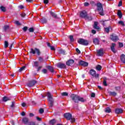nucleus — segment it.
I'll return each instance as SVG.
<instances>
[{"instance_id":"obj_1","label":"nucleus","mask_w":125,"mask_h":125,"mask_svg":"<svg viewBox=\"0 0 125 125\" xmlns=\"http://www.w3.org/2000/svg\"><path fill=\"white\" fill-rule=\"evenodd\" d=\"M70 98L74 103H77V104H78L79 101L82 102V103L86 102V100L75 94H72L70 96Z\"/></svg>"},{"instance_id":"obj_2","label":"nucleus","mask_w":125,"mask_h":125,"mask_svg":"<svg viewBox=\"0 0 125 125\" xmlns=\"http://www.w3.org/2000/svg\"><path fill=\"white\" fill-rule=\"evenodd\" d=\"M97 7L100 15H101L102 16H104V11L103 10V6H102V4L100 2L97 3Z\"/></svg>"},{"instance_id":"obj_3","label":"nucleus","mask_w":125,"mask_h":125,"mask_svg":"<svg viewBox=\"0 0 125 125\" xmlns=\"http://www.w3.org/2000/svg\"><path fill=\"white\" fill-rule=\"evenodd\" d=\"M48 100L49 101V108H52L53 106V99H52V96L50 93H47Z\"/></svg>"},{"instance_id":"obj_4","label":"nucleus","mask_w":125,"mask_h":125,"mask_svg":"<svg viewBox=\"0 0 125 125\" xmlns=\"http://www.w3.org/2000/svg\"><path fill=\"white\" fill-rule=\"evenodd\" d=\"M78 42L79 43V44H82V45H85L86 46L88 45L89 43L88 41L82 38L80 39L78 41Z\"/></svg>"},{"instance_id":"obj_5","label":"nucleus","mask_w":125,"mask_h":125,"mask_svg":"<svg viewBox=\"0 0 125 125\" xmlns=\"http://www.w3.org/2000/svg\"><path fill=\"white\" fill-rule=\"evenodd\" d=\"M30 53H32V54H36V53L37 54V55H41V52L40 51V50L37 48H35L34 49H31Z\"/></svg>"},{"instance_id":"obj_6","label":"nucleus","mask_w":125,"mask_h":125,"mask_svg":"<svg viewBox=\"0 0 125 125\" xmlns=\"http://www.w3.org/2000/svg\"><path fill=\"white\" fill-rule=\"evenodd\" d=\"M110 39L111 41H113V42H117V41H119V37L116 35V34H113L110 36Z\"/></svg>"},{"instance_id":"obj_7","label":"nucleus","mask_w":125,"mask_h":125,"mask_svg":"<svg viewBox=\"0 0 125 125\" xmlns=\"http://www.w3.org/2000/svg\"><path fill=\"white\" fill-rule=\"evenodd\" d=\"M36 83H37V81L35 80H32L29 82L27 85L28 86V87H32V86H34Z\"/></svg>"},{"instance_id":"obj_8","label":"nucleus","mask_w":125,"mask_h":125,"mask_svg":"<svg viewBox=\"0 0 125 125\" xmlns=\"http://www.w3.org/2000/svg\"><path fill=\"white\" fill-rule=\"evenodd\" d=\"M63 117L65 118L67 121H70L73 116L70 113H65L63 114Z\"/></svg>"},{"instance_id":"obj_9","label":"nucleus","mask_w":125,"mask_h":125,"mask_svg":"<svg viewBox=\"0 0 125 125\" xmlns=\"http://www.w3.org/2000/svg\"><path fill=\"white\" fill-rule=\"evenodd\" d=\"M87 16V12H86L85 11H82L80 12V17L81 18H84L85 19L86 18V17Z\"/></svg>"},{"instance_id":"obj_10","label":"nucleus","mask_w":125,"mask_h":125,"mask_svg":"<svg viewBox=\"0 0 125 125\" xmlns=\"http://www.w3.org/2000/svg\"><path fill=\"white\" fill-rule=\"evenodd\" d=\"M98 56H103L104 53L103 52V48H101L99 50L97 51Z\"/></svg>"},{"instance_id":"obj_11","label":"nucleus","mask_w":125,"mask_h":125,"mask_svg":"<svg viewBox=\"0 0 125 125\" xmlns=\"http://www.w3.org/2000/svg\"><path fill=\"white\" fill-rule=\"evenodd\" d=\"M79 64L81 66H83L84 67H87V66H88V63L83 61H80Z\"/></svg>"},{"instance_id":"obj_12","label":"nucleus","mask_w":125,"mask_h":125,"mask_svg":"<svg viewBox=\"0 0 125 125\" xmlns=\"http://www.w3.org/2000/svg\"><path fill=\"white\" fill-rule=\"evenodd\" d=\"M74 63H75V61L73 59H70L66 62V64L67 66H72Z\"/></svg>"},{"instance_id":"obj_13","label":"nucleus","mask_w":125,"mask_h":125,"mask_svg":"<svg viewBox=\"0 0 125 125\" xmlns=\"http://www.w3.org/2000/svg\"><path fill=\"white\" fill-rule=\"evenodd\" d=\"M22 122L24 125H28L29 123V118L27 117H24L22 119Z\"/></svg>"},{"instance_id":"obj_14","label":"nucleus","mask_w":125,"mask_h":125,"mask_svg":"<svg viewBox=\"0 0 125 125\" xmlns=\"http://www.w3.org/2000/svg\"><path fill=\"white\" fill-rule=\"evenodd\" d=\"M94 29L96 30H100V27L98 26V21H94V25H93Z\"/></svg>"},{"instance_id":"obj_15","label":"nucleus","mask_w":125,"mask_h":125,"mask_svg":"<svg viewBox=\"0 0 125 125\" xmlns=\"http://www.w3.org/2000/svg\"><path fill=\"white\" fill-rule=\"evenodd\" d=\"M115 46H116V44L115 43H112V45L110 47L111 51L113 52V53H116L117 52L116 51V50L115 49Z\"/></svg>"},{"instance_id":"obj_16","label":"nucleus","mask_w":125,"mask_h":125,"mask_svg":"<svg viewBox=\"0 0 125 125\" xmlns=\"http://www.w3.org/2000/svg\"><path fill=\"white\" fill-rule=\"evenodd\" d=\"M93 42L95 45L99 44V39L98 38H94L93 39Z\"/></svg>"},{"instance_id":"obj_17","label":"nucleus","mask_w":125,"mask_h":125,"mask_svg":"<svg viewBox=\"0 0 125 125\" xmlns=\"http://www.w3.org/2000/svg\"><path fill=\"white\" fill-rule=\"evenodd\" d=\"M120 59L124 64H125V55L122 54L120 57Z\"/></svg>"},{"instance_id":"obj_18","label":"nucleus","mask_w":125,"mask_h":125,"mask_svg":"<svg viewBox=\"0 0 125 125\" xmlns=\"http://www.w3.org/2000/svg\"><path fill=\"white\" fill-rule=\"evenodd\" d=\"M123 109L122 108H117L116 109H115V113L116 114H122V113H123Z\"/></svg>"},{"instance_id":"obj_19","label":"nucleus","mask_w":125,"mask_h":125,"mask_svg":"<svg viewBox=\"0 0 125 125\" xmlns=\"http://www.w3.org/2000/svg\"><path fill=\"white\" fill-rule=\"evenodd\" d=\"M89 74L90 75L92 76V77H94V75H95V74H96V71L94 70V69H91L89 71Z\"/></svg>"},{"instance_id":"obj_20","label":"nucleus","mask_w":125,"mask_h":125,"mask_svg":"<svg viewBox=\"0 0 125 125\" xmlns=\"http://www.w3.org/2000/svg\"><path fill=\"white\" fill-rule=\"evenodd\" d=\"M108 94L110 96H117V93L115 91H109Z\"/></svg>"},{"instance_id":"obj_21","label":"nucleus","mask_w":125,"mask_h":125,"mask_svg":"<svg viewBox=\"0 0 125 125\" xmlns=\"http://www.w3.org/2000/svg\"><path fill=\"white\" fill-rule=\"evenodd\" d=\"M117 15L119 16V18L121 19L123 17V13L121 10H119L117 12Z\"/></svg>"},{"instance_id":"obj_22","label":"nucleus","mask_w":125,"mask_h":125,"mask_svg":"<svg viewBox=\"0 0 125 125\" xmlns=\"http://www.w3.org/2000/svg\"><path fill=\"white\" fill-rule=\"evenodd\" d=\"M56 123V120H55V119H52L51 121H50V125H55V124Z\"/></svg>"},{"instance_id":"obj_23","label":"nucleus","mask_w":125,"mask_h":125,"mask_svg":"<svg viewBox=\"0 0 125 125\" xmlns=\"http://www.w3.org/2000/svg\"><path fill=\"white\" fill-rule=\"evenodd\" d=\"M96 69L97 70V71H101V69H102V66L100 65V64H98L96 66Z\"/></svg>"},{"instance_id":"obj_24","label":"nucleus","mask_w":125,"mask_h":125,"mask_svg":"<svg viewBox=\"0 0 125 125\" xmlns=\"http://www.w3.org/2000/svg\"><path fill=\"white\" fill-rule=\"evenodd\" d=\"M47 69L48 70H49V71H50V72H51V73H53L54 72V70L53 69V67H52V66H48Z\"/></svg>"},{"instance_id":"obj_25","label":"nucleus","mask_w":125,"mask_h":125,"mask_svg":"<svg viewBox=\"0 0 125 125\" xmlns=\"http://www.w3.org/2000/svg\"><path fill=\"white\" fill-rule=\"evenodd\" d=\"M104 112L108 113H111V108L110 107H106L105 108Z\"/></svg>"},{"instance_id":"obj_26","label":"nucleus","mask_w":125,"mask_h":125,"mask_svg":"<svg viewBox=\"0 0 125 125\" xmlns=\"http://www.w3.org/2000/svg\"><path fill=\"white\" fill-rule=\"evenodd\" d=\"M2 100L4 102H6V101H8V100H10V99L7 97H4L2 98Z\"/></svg>"},{"instance_id":"obj_27","label":"nucleus","mask_w":125,"mask_h":125,"mask_svg":"<svg viewBox=\"0 0 125 125\" xmlns=\"http://www.w3.org/2000/svg\"><path fill=\"white\" fill-rule=\"evenodd\" d=\"M50 14H51V16H52V17H54V18H55L56 19L58 18L57 15H56V14H55V13H54L52 12H50Z\"/></svg>"},{"instance_id":"obj_28","label":"nucleus","mask_w":125,"mask_h":125,"mask_svg":"<svg viewBox=\"0 0 125 125\" xmlns=\"http://www.w3.org/2000/svg\"><path fill=\"white\" fill-rule=\"evenodd\" d=\"M106 80H107V78H104V80L103 81V84L104 86H107L108 85V84H107V81H106Z\"/></svg>"},{"instance_id":"obj_29","label":"nucleus","mask_w":125,"mask_h":125,"mask_svg":"<svg viewBox=\"0 0 125 125\" xmlns=\"http://www.w3.org/2000/svg\"><path fill=\"white\" fill-rule=\"evenodd\" d=\"M85 19H86L87 20H89V21H91L92 20L93 18L91 16H87L85 18Z\"/></svg>"},{"instance_id":"obj_30","label":"nucleus","mask_w":125,"mask_h":125,"mask_svg":"<svg viewBox=\"0 0 125 125\" xmlns=\"http://www.w3.org/2000/svg\"><path fill=\"white\" fill-rule=\"evenodd\" d=\"M69 39L70 40L71 42H74V41H75L74 40V36H73V35L69 36Z\"/></svg>"},{"instance_id":"obj_31","label":"nucleus","mask_w":125,"mask_h":125,"mask_svg":"<svg viewBox=\"0 0 125 125\" xmlns=\"http://www.w3.org/2000/svg\"><path fill=\"white\" fill-rule=\"evenodd\" d=\"M58 68H63V63H59L57 64Z\"/></svg>"},{"instance_id":"obj_32","label":"nucleus","mask_w":125,"mask_h":125,"mask_svg":"<svg viewBox=\"0 0 125 125\" xmlns=\"http://www.w3.org/2000/svg\"><path fill=\"white\" fill-rule=\"evenodd\" d=\"M1 11H3V12H5L6 11V9H5V7H3V6H0V7Z\"/></svg>"},{"instance_id":"obj_33","label":"nucleus","mask_w":125,"mask_h":125,"mask_svg":"<svg viewBox=\"0 0 125 125\" xmlns=\"http://www.w3.org/2000/svg\"><path fill=\"white\" fill-rule=\"evenodd\" d=\"M70 121L71 124H73V123H75L76 122V119H75L74 118L71 117Z\"/></svg>"},{"instance_id":"obj_34","label":"nucleus","mask_w":125,"mask_h":125,"mask_svg":"<svg viewBox=\"0 0 125 125\" xmlns=\"http://www.w3.org/2000/svg\"><path fill=\"white\" fill-rule=\"evenodd\" d=\"M41 22H42L43 24H45V23L47 22L46 19H42L41 20Z\"/></svg>"},{"instance_id":"obj_35","label":"nucleus","mask_w":125,"mask_h":125,"mask_svg":"<svg viewBox=\"0 0 125 125\" xmlns=\"http://www.w3.org/2000/svg\"><path fill=\"white\" fill-rule=\"evenodd\" d=\"M118 24L122 25V26H125V22H124V21H118Z\"/></svg>"},{"instance_id":"obj_36","label":"nucleus","mask_w":125,"mask_h":125,"mask_svg":"<svg viewBox=\"0 0 125 125\" xmlns=\"http://www.w3.org/2000/svg\"><path fill=\"white\" fill-rule=\"evenodd\" d=\"M104 31L106 33H109L110 32V28L109 27L104 28Z\"/></svg>"},{"instance_id":"obj_37","label":"nucleus","mask_w":125,"mask_h":125,"mask_svg":"<svg viewBox=\"0 0 125 125\" xmlns=\"http://www.w3.org/2000/svg\"><path fill=\"white\" fill-rule=\"evenodd\" d=\"M8 47V42H7V41H5L4 47L6 48V47Z\"/></svg>"},{"instance_id":"obj_38","label":"nucleus","mask_w":125,"mask_h":125,"mask_svg":"<svg viewBox=\"0 0 125 125\" xmlns=\"http://www.w3.org/2000/svg\"><path fill=\"white\" fill-rule=\"evenodd\" d=\"M38 66H39V62H34V67H38Z\"/></svg>"},{"instance_id":"obj_39","label":"nucleus","mask_w":125,"mask_h":125,"mask_svg":"<svg viewBox=\"0 0 125 125\" xmlns=\"http://www.w3.org/2000/svg\"><path fill=\"white\" fill-rule=\"evenodd\" d=\"M25 68H26V66H22L21 68L19 70L20 72H22V71H24L25 70Z\"/></svg>"},{"instance_id":"obj_40","label":"nucleus","mask_w":125,"mask_h":125,"mask_svg":"<svg viewBox=\"0 0 125 125\" xmlns=\"http://www.w3.org/2000/svg\"><path fill=\"white\" fill-rule=\"evenodd\" d=\"M39 61H40V62H43L44 61V60H43V59L41 57L39 58Z\"/></svg>"},{"instance_id":"obj_41","label":"nucleus","mask_w":125,"mask_h":125,"mask_svg":"<svg viewBox=\"0 0 125 125\" xmlns=\"http://www.w3.org/2000/svg\"><path fill=\"white\" fill-rule=\"evenodd\" d=\"M119 47H123L124 46V43H123L122 42H119Z\"/></svg>"},{"instance_id":"obj_42","label":"nucleus","mask_w":125,"mask_h":125,"mask_svg":"<svg viewBox=\"0 0 125 125\" xmlns=\"http://www.w3.org/2000/svg\"><path fill=\"white\" fill-rule=\"evenodd\" d=\"M69 95V94L66 92H63V96H68Z\"/></svg>"},{"instance_id":"obj_43","label":"nucleus","mask_w":125,"mask_h":125,"mask_svg":"<svg viewBox=\"0 0 125 125\" xmlns=\"http://www.w3.org/2000/svg\"><path fill=\"white\" fill-rule=\"evenodd\" d=\"M43 112H44V110H43V109L42 108H41L40 110H39V113L40 114H42V113H43Z\"/></svg>"},{"instance_id":"obj_44","label":"nucleus","mask_w":125,"mask_h":125,"mask_svg":"<svg viewBox=\"0 0 125 125\" xmlns=\"http://www.w3.org/2000/svg\"><path fill=\"white\" fill-rule=\"evenodd\" d=\"M42 72L43 74H46V73H47V70L46 69H43L42 70Z\"/></svg>"},{"instance_id":"obj_45","label":"nucleus","mask_w":125,"mask_h":125,"mask_svg":"<svg viewBox=\"0 0 125 125\" xmlns=\"http://www.w3.org/2000/svg\"><path fill=\"white\" fill-rule=\"evenodd\" d=\"M8 28H9V26L8 25H5L4 26V30H5V31H6V30H8Z\"/></svg>"},{"instance_id":"obj_46","label":"nucleus","mask_w":125,"mask_h":125,"mask_svg":"<svg viewBox=\"0 0 125 125\" xmlns=\"http://www.w3.org/2000/svg\"><path fill=\"white\" fill-rule=\"evenodd\" d=\"M122 5H123V1H122V0H121L118 3V6L120 7L122 6Z\"/></svg>"},{"instance_id":"obj_47","label":"nucleus","mask_w":125,"mask_h":125,"mask_svg":"<svg viewBox=\"0 0 125 125\" xmlns=\"http://www.w3.org/2000/svg\"><path fill=\"white\" fill-rule=\"evenodd\" d=\"M29 31L30 33H33L34 32V28L33 27L30 28Z\"/></svg>"},{"instance_id":"obj_48","label":"nucleus","mask_w":125,"mask_h":125,"mask_svg":"<svg viewBox=\"0 0 125 125\" xmlns=\"http://www.w3.org/2000/svg\"><path fill=\"white\" fill-rule=\"evenodd\" d=\"M91 97H92V98H94V97H95V93H92L91 94Z\"/></svg>"},{"instance_id":"obj_49","label":"nucleus","mask_w":125,"mask_h":125,"mask_svg":"<svg viewBox=\"0 0 125 125\" xmlns=\"http://www.w3.org/2000/svg\"><path fill=\"white\" fill-rule=\"evenodd\" d=\"M94 77H95V78L96 79H98V78H99V74H95Z\"/></svg>"},{"instance_id":"obj_50","label":"nucleus","mask_w":125,"mask_h":125,"mask_svg":"<svg viewBox=\"0 0 125 125\" xmlns=\"http://www.w3.org/2000/svg\"><path fill=\"white\" fill-rule=\"evenodd\" d=\"M76 52H77V53H78L79 54H80L81 53V51L79 49V48H76Z\"/></svg>"},{"instance_id":"obj_51","label":"nucleus","mask_w":125,"mask_h":125,"mask_svg":"<svg viewBox=\"0 0 125 125\" xmlns=\"http://www.w3.org/2000/svg\"><path fill=\"white\" fill-rule=\"evenodd\" d=\"M84 6H88V5H89V3L85 2L84 3Z\"/></svg>"},{"instance_id":"obj_52","label":"nucleus","mask_w":125,"mask_h":125,"mask_svg":"<svg viewBox=\"0 0 125 125\" xmlns=\"http://www.w3.org/2000/svg\"><path fill=\"white\" fill-rule=\"evenodd\" d=\"M91 33H92V34L95 35V34H96V31H95V30H94V29H93L91 30Z\"/></svg>"},{"instance_id":"obj_53","label":"nucleus","mask_w":125,"mask_h":125,"mask_svg":"<svg viewBox=\"0 0 125 125\" xmlns=\"http://www.w3.org/2000/svg\"><path fill=\"white\" fill-rule=\"evenodd\" d=\"M50 48L51 50H55V48L53 46H51Z\"/></svg>"},{"instance_id":"obj_54","label":"nucleus","mask_w":125,"mask_h":125,"mask_svg":"<svg viewBox=\"0 0 125 125\" xmlns=\"http://www.w3.org/2000/svg\"><path fill=\"white\" fill-rule=\"evenodd\" d=\"M15 24H16V25H18V26L21 25V23H20V22H19V21H16Z\"/></svg>"},{"instance_id":"obj_55","label":"nucleus","mask_w":125,"mask_h":125,"mask_svg":"<svg viewBox=\"0 0 125 125\" xmlns=\"http://www.w3.org/2000/svg\"><path fill=\"white\" fill-rule=\"evenodd\" d=\"M23 30L24 32H26V31H27V30H28V27L25 26L23 28Z\"/></svg>"},{"instance_id":"obj_56","label":"nucleus","mask_w":125,"mask_h":125,"mask_svg":"<svg viewBox=\"0 0 125 125\" xmlns=\"http://www.w3.org/2000/svg\"><path fill=\"white\" fill-rule=\"evenodd\" d=\"M14 105H15V102H12V104L11 105V107L12 108L14 107Z\"/></svg>"},{"instance_id":"obj_57","label":"nucleus","mask_w":125,"mask_h":125,"mask_svg":"<svg viewBox=\"0 0 125 125\" xmlns=\"http://www.w3.org/2000/svg\"><path fill=\"white\" fill-rule=\"evenodd\" d=\"M36 123L35 122H30L28 125H35Z\"/></svg>"},{"instance_id":"obj_58","label":"nucleus","mask_w":125,"mask_h":125,"mask_svg":"<svg viewBox=\"0 0 125 125\" xmlns=\"http://www.w3.org/2000/svg\"><path fill=\"white\" fill-rule=\"evenodd\" d=\"M43 2L44 3L47 4V3H48V0H43Z\"/></svg>"},{"instance_id":"obj_59","label":"nucleus","mask_w":125,"mask_h":125,"mask_svg":"<svg viewBox=\"0 0 125 125\" xmlns=\"http://www.w3.org/2000/svg\"><path fill=\"white\" fill-rule=\"evenodd\" d=\"M21 17H25V16H26V14L25 13H23L22 14H21Z\"/></svg>"},{"instance_id":"obj_60","label":"nucleus","mask_w":125,"mask_h":125,"mask_svg":"<svg viewBox=\"0 0 125 125\" xmlns=\"http://www.w3.org/2000/svg\"><path fill=\"white\" fill-rule=\"evenodd\" d=\"M36 119H37V121H39V122H40V121H42V118H40L39 117H37Z\"/></svg>"},{"instance_id":"obj_61","label":"nucleus","mask_w":125,"mask_h":125,"mask_svg":"<svg viewBox=\"0 0 125 125\" xmlns=\"http://www.w3.org/2000/svg\"><path fill=\"white\" fill-rule=\"evenodd\" d=\"M21 106H22V107H25V106H26V103H22L21 104Z\"/></svg>"},{"instance_id":"obj_62","label":"nucleus","mask_w":125,"mask_h":125,"mask_svg":"<svg viewBox=\"0 0 125 125\" xmlns=\"http://www.w3.org/2000/svg\"><path fill=\"white\" fill-rule=\"evenodd\" d=\"M42 66H39L38 68L37 71H40V70H41V69H42Z\"/></svg>"},{"instance_id":"obj_63","label":"nucleus","mask_w":125,"mask_h":125,"mask_svg":"<svg viewBox=\"0 0 125 125\" xmlns=\"http://www.w3.org/2000/svg\"><path fill=\"white\" fill-rule=\"evenodd\" d=\"M98 88H99V89H100L101 90H102V89H103V88H102L101 86L98 85Z\"/></svg>"},{"instance_id":"obj_64","label":"nucleus","mask_w":125,"mask_h":125,"mask_svg":"<svg viewBox=\"0 0 125 125\" xmlns=\"http://www.w3.org/2000/svg\"><path fill=\"white\" fill-rule=\"evenodd\" d=\"M67 54V52H66V51L63 50V55H66Z\"/></svg>"}]
</instances>
